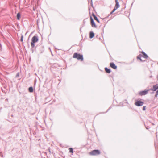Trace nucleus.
<instances>
[{
    "label": "nucleus",
    "instance_id": "4468645a",
    "mask_svg": "<svg viewBox=\"0 0 158 158\" xmlns=\"http://www.w3.org/2000/svg\"><path fill=\"white\" fill-rule=\"evenodd\" d=\"M142 57V55H139L137 56V58L138 59H139L141 61H143L141 59V57Z\"/></svg>",
    "mask_w": 158,
    "mask_h": 158
},
{
    "label": "nucleus",
    "instance_id": "f03ea898",
    "mask_svg": "<svg viewBox=\"0 0 158 158\" xmlns=\"http://www.w3.org/2000/svg\"><path fill=\"white\" fill-rule=\"evenodd\" d=\"M73 57L74 58H77L78 60H83V56L77 53L74 54Z\"/></svg>",
    "mask_w": 158,
    "mask_h": 158
},
{
    "label": "nucleus",
    "instance_id": "6e6552de",
    "mask_svg": "<svg viewBox=\"0 0 158 158\" xmlns=\"http://www.w3.org/2000/svg\"><path fill=\"white\" fill-rule=\"evenodd\" d=\"M158 89V84H156L153 86V88L152 90L153 91H156Z\"/></svg>",
    "mask_w": 158,
    "mask_h": 158
},
{
    "label": "nucleus",
    "instance_id": "423d86ee",
    "mask_svg": "<svg viewBox=\"0 0 158 158\" xmlns=\"http://www.w3.org/2000/svg\"><path fill=\"white\" fill-rule=\"evenodd\" d=\"M148 91V90H144L139 92V94L140 95H144L146 94Z\"/></svg>",
    "mask_w": 158,
    "mask_h": 158
},
{
    "label": "nucleus",
    "instance_id": "4be33fe9",
    "mask_svg": "<svg viewBox=\"0 0 158 158\" xmlns=\"http://www.w3.org/2000/svg\"><path fill=\"white\" fill-rule=\"evenodd\" d=\"M23 35H22L21 37V41H23Z\"/></svg>",
    "mask_w": 158,
    "mask_h": 158
},
{
    "label": "nucleus",
    "instance_id": "a878e982",
    "mask_svg": "<svg viewBox=\"0 0 158 158\" xmlns=\"http://www.w3.org/2000/svg\"><path fill=\"white\" fill-rule=\"evenodd\" d=\"M157 78H158V76H157Z\"/></svg>",
    "mask_w": 158,
    "mask_h": 158
},
{
    "label": "nucleus",
    "instance_id": "ddd939ff",
    "mask_svg": "<svg viewBox=\"0 0 158 158\" xmlns=\"http://www.w3.org/2000/svg\"><path fill=\"white\" fill-rule=\"evenodd\" d=\"M93 15L94 17V19L97 21L98 22V23H100L97 17L95 16V15H94V14H93Z\"/></svg>",
    "mask_w": 158,
    "mask_h": 158
},
{
    "label": "nucleus",
    "instance_id": "6ab92c4d",
    "mask_svg": "<svg viewBox=\"0 0 158 158\" xmlns=\"http://www.w3.org/2000/svg\"><path fill=\"white\" fill-rule=\"evenodd\" d=\"M117 9L115 7L114 8L113 10L112 11L113 12H114Z\"/></svg>",
    "mask_w": 158,
    "mask_h": 158
},
{
    "label": "nucleus",
    "instance_id": "20e7f679",
    "mask_svg": "<svg viewBox=\"0 0 158 158\" xmlns=\"http://www.w3.org/2000/svg\"><path fill=\"white\" fill-rule=\"evenodd\" d=\"M143 102L140 101H137L135 103V104L137 106H140L143 105Z\"/></svg>",
    "mask_w": 158,
    "mask_h": 158
},
{
    "label": "nucleus",
    "instance_id": "b1692460",
    "mask_svg": "<svg viewBox=\"0 0 158 158\" xmlns=\"http://www.w3.org/2000/svg\"><path fill=\"white\" fill-rule=\"evenodd\" d=\"M114 12H113V11H112L111 12H110V14H112Z\"/></svg>",
    "mask_w": 158,
    "mask_h": 158
},
{
    "label": "nucleus",
    "instance_id": "f8f14e48",
    "mask_svg": "<svg viewBox=\"0 0 158 158\" xmlns=\"http://www.w3.org/2000/svg\"><path fill=\"white\" fill-rule=\"evenodd\" d=\"M105 70L106 72L108 73H110L111 72L110 69L107 68H105Z\"/></svg>",
    "mask_w": 158,
    "mask_h": 158
},
{
    "label": "nucleus",
    "instance_id": "aec40b11",
    "mask_svg": "<svg viewBox=\"0 0 158 158\" xmlns=\"http://www.w3.org/2000/svg\"><path fill=\"white\" fill-rule=\"evenodd\" d=\"M146 109V106H144L143 107V110H145Z\"/></svg>",
    "mask_w": 158,
    "mask_h": 158
},
{
    "label": "nucleus",
    "instance_id": "f3484780",
    "mask_svg": "<svg viewBox=\"0 0 158 158\" xmlns=\"http://www.w3.org/2000/svg\"><path fill=\"white\" fill-rule=\"evenodd\" d=\"M69 152L71 153L73 152V149L72 148H69Z\"/></svg>",
    "mask_w": 158,
    "mask_h": 158
},
{
    "label": "nucleus",
    "instance_id": "a211bd4d",
    "mask_svg": "<svg viewBox=\"0 0 158 158\" xmlns=\"http://www.w3.org/2000/svg\"><path fill=\"white\" fill-rule=\"evenodd\" d=\"M117 9L115 7L114 8L113 10L112 11L113 12H114Z\"/></svg>",
    "mask_w": 158,
    "mask_h": 158
},
{
    "label": "nucleus",
    "instance_id": "dca6fc26",
    "mask_svg": "<svg viewBox=\"0 0 158 158\" xmlns=\"http://www.w3.org/2000/svg\"><path fill=\"white\" fill-rule=\"evenodd\" d=\"M17 19L18 20H19L20 18V14L19 13H18L17 15Z\"/></svg>",
    "mask_w": 158,
    "mask_h": 158
},
{
    "label": "nucleus",
    "instance_id": "412c9836",
    "mask_svg": "<svg viewBox=\"0 0 158 158\" xmlns=\"http://www.w3.org/2000/svg\"><path fill=\"white\" fill-rule=\"evenodd\" d=\"M158 95V94L157 93V92H156V94L155 95V97H157Z\"/></svg>",
    "mask_w": 158,
    "mask_h": 158
},
{
    "label": "nucleus",
    "instance_id": "5701e85b",
    "mask_svg": "<svg viewBox=\"0 0 158 158\" xmlns=\"http://www.w3.org/2000/svg\"><path fill=\"white\" fill-rule=\"evenodd\" d=\"M149 127H146V128L147 129H149Z\"/></svg>",
    "mask_w": 158,
    "mask_h": 158
},
{
    "label": "nucleus",
    "instance_id": "0eeeda50",
    "mask_svg": "<svg viewBox=\"0 0 158 158\" xmlns=\"http://www.w3.org/2000/svg\"><path fill=\"white\" fill-rule=\"evenodd\" d=\"M110 66L114 69H116L117 68V67L115 65V64L113 62L110 63Z\"/></svg>",
    "mask_w": 158,
    "mask_h": 158
},
{
    "label": "nucleus",
    "instance_id": "393cba45",
    "mask_svg": "<svg viewBox=\"0 0 158 158\" xmlns=\"http://www.w3.org/2000/svg\"><path fill=\"white\" fill-rule=\"evenodd\" d=\"M156 92H157V93L158 94V90L156 91Z\"/></svg>",
    "mask_w": 158,
    "mask_h": 158
},
{
    "label": "nucleus",
    "instance_id": "2eb2a0df",
    "mask_svg": "<svg viewBox=\"0 0 158 158\" xmlns=\"http://www.w3.org/2000/svg\"><path fill=\"white\" fill-rule=\"evenodd\" d=\"M29 91L30 92H33V88L32 87H30L29 88Z\"/></svg>",
    "mask_w": 158,
    "mask_h": 158
},
{
    "label": "nucleus",
    "instance_id": "1a4fd4ad",
    "mask_svg": "<svg viewBox=\"0 0 158 158\" xmlns=\"http://www.w3.org/2000/svg\"><path fill=\"white\" fill-rule=\"evenodd\" d=\"M115 1L116 2V4L114 7L118 9L120 7L119 2L118 1V0H115Z\"/></svg>",
    "mask_w": 158,
    "mask_h": 158
},
{
    "label": "nucleus",
    "instance_id": "f257e3e1",
    "mask_svg": "<svg viewBox=\"0 0 158 158\" xmlns=\"http://www.w3.org/2000/svg\"><path fill=\"white\" fill-rule=\"evenodd\" d=\"M38 40V39L37 36H34L32 38L31 42V46L32 48L35 46L34 43L37 42Z\"/></svg>",
    "mask_w": 158,
    "mask_h": 158
},
{
    "label": "nucleus",
    "instance_id": "9b49d317",
    "mask_svg": "<svg viewBox=\"0 0 158 158\" xmlns=\"http://www.w3.org/2000/svg\"><path fill=\"white\" fill-rule=\"evenodd\" d=\"M142 53L143 55V56H142V57L146 59L148 57V56L144 52H142Z\"/></svg>",
    "mask_w": 158,
    "mask_h": 158
},
{
    "label": "nucleus",
    "instance_id": "9d476101",
    "mask_svg": "<svg viewBox=\"0 0 158 158\" xmlns=\"http://www.w3.org/2000/svg\"><path fill=\"white\" fill-rule=\"evenodd\" d=\"M94 36V34L93 32L91 31L90 32L89 38H93Z\"/></svg>",
    "mask_w": 158,
    "mask_h": 158
},
{
    "label": "nucleus",
    "instance_id": "7ed1b4c3",
    "mask_svg": "<svg viewBox=\"0 0 158 158\" xmlns=\"http://www.w3.org/2000/svg\"><path fill=\"white\" fill-rule=\"evenodd\" d=\"M100 151L98 150H94L89 152L91 155H97L100 154Z\"/></svg>",
    "mask_w": 158,
    "mask_h": 158
},
{
    "label": "nucleus",
    "instance_id": "39448f33",
    "mask_svg": "<svg viewBox=\"0 0 158 158\" xmlns=\"http://www.w3.org/2000/svg\"><path fill=\"white\" fill-rule=\"evenodd\" d=\"M90 18L91 20V24L92 27H93L96 28L97 27V26L94 22L93 19L91 17H90Z\"/></svg>",
    "mask_w": 158,
    "mask_h": 158
}]
</instances>
